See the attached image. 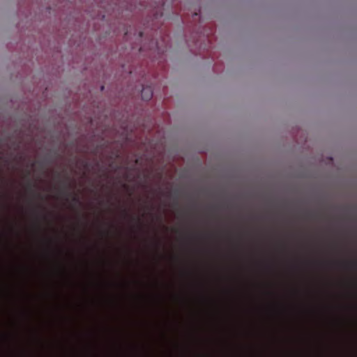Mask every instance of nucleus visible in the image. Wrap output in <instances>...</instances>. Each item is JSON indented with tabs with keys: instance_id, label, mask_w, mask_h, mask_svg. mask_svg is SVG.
<instances>
[{
	"instance_id": "obj_4",
	"label": "nucleus",
	"mask_w": 357,
	"mask_h": 357,
	"mask_svg": "<svg viewBox=\"0 0 357 357\" xmlns=\"http://www.w3.org/2000/svg\"><path fill=\"white\" fill-rule=\"evenodd\" d=\"M73 202L77 204H80L79 201V199L78 197L76 196V195H74L73 197Z\"/></svg>"
},
{
	"instance_id": "obj_1",
	"label": "nucleus",
	"mask_w": 357,
	"mask_h": 357,
	"mask_svg": "<svg viewBox=\"0 0 357 357\" xmlns=\"http://www.w3.org/2000/svg\"><path fill=\"white\" fill-rule=\"evenodd\" d=\"M153 97V89L151 86H143L142 89V98L144 100L148 101Z\"/></svg>"
},
{
	"instance_id": "obj_6",
	"label": "nucleus",
	"mask_w": 357,
	"mask_h": 357,
	"mask_svg": "<svg viewBox=\"0 0 357 357\" xmlns=\"http://www.w3.org/2000/svg\"><path fill=\"white\" fill-rule=\"evenodd\" d=\"M30 175V172L29 170L26 171V176H29Z\"/></svg>"
},
{
	"instance_id": "obj_8",
	"label": "nucleus",
	"mask_w": 357,
	"mask_h": 357,
	"mask_svg": "<svg viewBox=\"0 0 357 357\" xmlns=\"http://www.w3.org/2000/svg\"><path fill=\"white\" fill-rule=\"evenodd\" d=\"M128 34V31H127L126 33H125V37H126Z\"/></svg>"
},
{
	"instance_id": "obj_2",
	"label": "nucleus",
	"mask_w": 357,
	"mask_h": 357,
	"mask_svg": "<svg viewBox=\"0 0 357 357\" xmlns=\"http://www.w3.org/2000/svg\"><path fill=\"white\" fill-rule=\"evenodd\" d=\"M35 187H36V185H33L30 180H29L28 182H27V184H26L27 190L29 192H31V193H33L34 195H36L38 197L42 199L43 197H42V196H41V195L40 193H37V194L35 193V192L33 190V188H35Z\"/></svg>"
},
{
	"instance_id": "obj_7",
	"label": "nucleus",
	"mask_w": 357,
	"mask_h": 357,
	"mask_svg": "<svg viewBox=\"0 0 357 357\" xmlns=\"http://www.w3.org/2000/svg\"><path fill=\"white\" fill-rule=\"evenodd\" d=\"M351 264H352V266H356V262H353Z\"/></svg>"
},
{
	"instance_id": "obj_5",
	"label": "nucleus",
	"mask_w": 357,
	"mask_h": 357,
	"mask_svg": "<svg viewBox=\"0 0 357 357\" xmlns=\"http://www.w3.org/2000/svg\"><path fill=\"white\" fill-rule=\"evenodd\" d=\"M142 36H143V32H142V31H139V32L138 37L140 38H142Z\"/></svg>"
},
{
	"instance_id": "obj_3",
	"label": "nucleus",
	"mask_w": 357,
	"mask_h": 357,
	"mask_svg": "<svg viewBox=\"0 0 357 357\" xmlns=\"http://www.w3.org/2000/svg\"><path fill=\"white\" fill-rule=\"evenodd\" d=\"M62 184L63 185V187L62 189H61V192L62 194H64L66 195H68V187L66 186V183L64 181H62Z\"/></svg>"
}]
</instances>
